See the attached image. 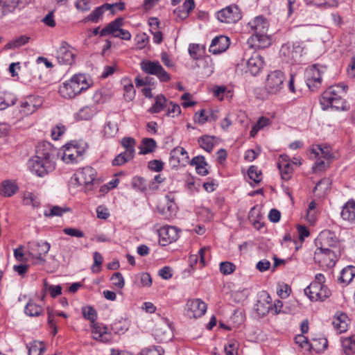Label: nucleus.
I'll use <instances>...</instances> for the list:
<instances>
[{
    "mask_svg": "<svg viewBox=\"0 0 355 355\" xmlns=\"http://www.w3.org/2000/svg\"><path fill=\"white\" fill-rule=\"evenodd\" d=\"M43 146L44 148L39 150L37 155L30 159L27 163L29 170L39 177L45 176L55 168L53 161L54 150L52 149L51 144H44Z\"/></svg>",
    "mask_w": 355,
    "mask_h": 355,
    "instance_id": "nucleus-1",
    "label": "nucleus"
},
{
    "mask_svg": "<svg viewBox=\"0 0 355 355\" xmlns=\"http://www.w3.org/2000/svg\"><path fill=\"white\" fill-rule=\"evenodd\" d=\"M347 87L343 84L333 85L325 90L320 98V103L323 110L331 107L337 111H347L349 106L341 94L346 92Z\"/></svg>",
    "mask_w": 355,
    "mask_h": 355,
    "instance_id": "nucleus-2",
    "label": "nucleus"
},
{
    "mask_svg": "<svg viewBox=\"0 0 355 355\" xmlns=\"http://www.w3.org/2000/svg\"><path fill=\"white\" fill-rule=\"evenodd\" d=\"M82 312L85 319L94 323L91 326L92 338L103 343H109L112 340V335L108 327L101 323H94L97 318L96 310L92 306H85L82 309Z\"/></svg>",
    "mask_w": 355,
    "mask_h": 355,
    "instance_id": "nucleus-3",
    "label": "nucleus"
},
{
    "mask_svg": "<svg viewBox=\"0 0 355 355\" xmlns=\"http://www.w3.org/2000/svg\"><path fill=\"white\" fill-rule=\"evenodd\" d=\"M89 85L85 74H75L60 87L59 93L64 98L70 99L87 89Z\"/></svg>",
    "mask_w": 355,
    "mask_h": 355,
    "instance_id": "nucleus-4",
    "label": "nucleus"
},
{
    "mask_svg": "<svg viewBox=\"0 0 355 355\" xmlns=\"http://www.w3.org/2000/svg\"><path fill=\"white\" fill-rule=\"evenodd\" d=\"M304 49L303 42H287L282 46L280 56L287 63H299L301 61Z\"/></svg>",
    "mask_w": 355,
    "mask_h": 355,
    "instance_id": "nucleus-5",
    "label": "nucleus"
},
{
    "mask_svg": "<svg viewBox=\"0 0 355 355\" xmlns=\"http://www.w3.org/2000/svg\"><path fill=\"white\" fill-rule=\"evenodd\" d=\"M141 69L147 74L154 75L161 82H168L171 76L158 61L143 60L140 63Z\"/></svg>",
    "mask_w": 355,
    "mask_h": 355,
    "instance_id": "nucleus-6",
    "label": "nucleus"
},
{
    "mask_svg": "<svg viewBox=\"0 0 355 355\" xmlns=\"http://www.w3.org/2000/svg\"><path fill=\"white\" fill-rule=\"evenodd\" d=\"M96 171L94 168L83 167L75 173V181L78 185H83L86 189L91 190L92 185L98 182L96 178Z\"/></svg>",
    "mask_w": 355,
    "mask_h": 355,
    "instance_id": "nucleus-7",
    "label": "nucleus"
},
{
    "mask_svg": "<svg viewBox=\"0 0 355 355\" xmlns=\"http://www.w3.org/2000/svg\"><path fill=\"white\" fill-rule=\"evenodd\" d=\"M28 254L36 259L38 263L44 264L46 262L44 256L51 248V244L43 240L33 241L28 243Z\"/></svg>",
    "mask_w": 355,
    "mask_h": 355,
    "instance_id": "nucleus-8",
    "label": "nucleus"
},
{
    "mask_svg": "<svg viewBox=\"0 0 355 355\" xmlns=\"http://www.w3.org/2000/svg\"><path fill=\"white\" fill-rule=\"evenodd\" d=\"M305 295L311 301H324L331 295V291L324 284L311 283L304 289Z\"/></svg>",
    "mask_w": 355,
    "mask_h": 355,
    "instance_id": "nucleus-9",
    "label": "nucleus"
},
{
    "mask_svg": "<svg viewBox=\"0 0 355 355\" xmlns=\"http://www.w3.org/2000/svg\"><path fill=\"white\" fill-rule=\"evenodd\" d=\"M284 80V74L279 70L270 73L266 83V88L268 92L272 94L279 92L283 89Z\"/></svg>",
    "mask_w": 355,
    "mask_h": 355,
    "instance_id": "nucleus-10",
    "label": "nucleus"
},
{
    "mask_svg": "<svg viewBox=\"0 0 355 355\" xmlns=\"http://www.w3.org/2000/svg\"><path fill=\"white\" fill-rule=\"evenodd\" d=\"M216 17L223 23L234 24L241 19V13L238 6L233 4L218 11Z\"/></svg>",
    "mask_w": 355,
    "mask_h": 355,
    "instance_id": "nucleus-11",
    "label": "nucleus"
},
{
    "mask_svg": "<svg viewBox=\"0 0 355 355\" xmlns=\"http://www.w3.org/2000/svg\"><path fill=\"white\" fill-rule=\"evenodd\" d=\"M319 67L320 65L318 64H313L308 67L305 71L306 85L312 91L318 89L321 85V73L323 71H321Z\"/></svg>",
    "mask_w": 355,
    "mask_h": 355,
    "instance_id": "nucleus-12",
    "label": "nucleus"
},
{
    "mask_svg": "<svg viewBox=\"0 0 355 355\" xmlns=\"http://www.w3.org/2000/svg\"><path fill=\"white\" fill-rule=\"evenodd\" d=\"M186 306L185 315L189 318H200L207 311V304L200 299L189 300Z\"/></svg>",
    "mask_w": 355,
    "mask_h": 355,
    "instance_id": "nucleus-13",
    "label": "nucleus"
},
{
    "mask_svg": "<svg viewBox=\"0 0 355 355\" xmlns=\"http://www.w3.org/2000/svg\"><path fill=\"white\" fill-rule=\"evenodd\" d=\"M62 155V160L67 164L78 163L82 159L84 150L72 144H67Z\"/></svg>",
    "mask_w": 355,
    "mask_h": 355,
    "instance_id": "nucleus-14",
    "label": "nucleus"
},
{
    "mask_svg": "<svg viewBox=\"0 0 355 355\" xmlns=\"http://www.w3.org/2000/svg\"><path fill=\"white\" fill-rule=\"evenodd\" d=\"M159 242L162 246H166L179 238L178 230L173 226H164L158 230Z\"/></svg>",
    "mask_w": 355,
    "mask_h": 355,
    "instance_id": "nucleus-15",
    "label": "nucleus"
},
{
    "mask_svg": "<svg viewBox=\"0 0 355 355\" xmlns=\"http://www.w3.org/2000/svg\"><path fill=\"white\" fill-rule=\"evenodd\" d=\"M295 343L299 345L302 348H304L306 350L311 351L313 350L316 352H320L325 350L327 347L328 342L326 338L320 339V341L322 343V346H318L317 342L318 340L315 338L313 339L312 343H310L308 339L302 336L298 335L295 338Z\"/></svg>",
    "mask_w": 355,
    "mask_h": 355,
    "instance_id": "nucleus-16",
    "label": "nucleus"
},
{
    "mask_svg": "<svg viewBox=\"0 0 355 355\" xmlns=\"http://www.w3.org/2000/svg\"><path fill=\"white\" fill-rule=\"evenodd\" d=\"M314 259L315 261L327 262L329 266H334L337 261V255L334 252L329 248H319L315 252Z\"/></svg>",
    "mask_w": 355,
    "mask_h": 355,
    "instance_id": "nucleus-17",
    "label": "nucleus"
},
{
    "mask_svg": "<svg viewBox=\"0 0 355 355\" xmlns=\"http://www.w3.org/2000/svg\"><path fill=\"white\" fill-rule=\"evenodd\" d=\"M230 46V39L225 35L215 37L209 46V51L217 55L225 51Z\"/></svg>",
    "mask_w": 355,
    "mask_h": 355,
    "instance_id": "nucleus-18",
    "label": "nucleus"
},
{
    "mask_svg": "<svg viewBox=\"0 0 355 355\" xmlns=\"http://www.w3.org/2000/svg\"><path fill=\"white\" fill-rule=\"evenodd\" d=\"M270 44V37L267 33L253 34L248 40V44L252 49H264L269 46Z\"/></svg>",
    "mask_w": 355,
    "mask_h": 355,
    "instance_id": "nucleus-19",
    "label": "nucleus"
},
{
    "mask_svg": "<svg viewBox=\"0 0 355 355\" xmlns=\"http://www.w3.org/2000/svg\"><path fill=\"white\" fill-rule=\"evenodd\" d=\"M263 57L257 52H254L248 60L247 68L249 72L254 76L258 75L263 67Z\"/></svg>",
    "mask_w": 355,
    "mask_h": 355,
    "instance_id": "nucleus-20",
    "label": "nucleus"
},
{
    "mask_svg": "<svg viewBox=\"0 0 355 355\" xmlns=\"http://www.w3.org/2000/svg\"><path fill=\"white\" fill-rule=\"evenodd\" d=\"M74 54L69 49L66 42H62L57 51L56 58L60 64H71L73 62Z\"/></svg>",
    "mask_w": 355,
    "mask_h": 355,
    "instance_id": "nucleus-21",
    "label": "nucleus"
},
{
    "mask_svg": "<svg viewBox=\"0 0 355 355\" xmlns=\"http://www.w3.org/2000/svg\"><path fill=\"white\" fill-rule=\"evenodd\" d=\"M340 215L343 220L355 223V200L354 199H350L344 204Z\"/></svg>",
    "mask_w": 355,
    "mask_h": 355,
    "instance_id": "nucleus-22",
    "label": "nucleus"
},
{
    "mask_svg": "<svg viewBox=\"0 0 355 355\" xmlns=\"http://www.w3.org/2000/svg\"><path fill=\"white\" fill-rule=\"evenodd\" d=\"M248 25L254 31V34L267 33L269 26L268 21L262 16L255 17Z\"/></svg>",
    "mask_w": 355,
    "mask_h": 355,
    "instance_id": "nucleus-23",
    "label": "nucleus"
},
{
    "mask_svg": "<svg viewBox=\"0 0 355 355\" xmlns=\"http://www.w3.org/2000/svg\"><path fill=\"white\" fill-rule=\"evenodd\" d=\"M112 10V6L109 3H104L101 6L96 8L87 17L84 19V21H92L97 23L102 18L105 10Z\"/></svg>",
    "mask_w": 355,
    "mask_h": 355,
    "instance_id": "nucleus-24",
    "label": "nucleus"
},
{
    "mask_svg": "<svg viewBox=\"0 0 355 355\" xmlns=\"http://www.w3.org/2000/svg\"><path fill=\"white\" fill-rule=\"evenodd\" d=\"M123 19L116 18L112 22L109 23L105 27H104L100 32V36L104 37L106 35H112L114 37L116 34L119 28H121L123 25Z\"/></svg>",
    "mask_w": 355,
    "mask_h": 355,
    "instance_id": "nucleus-25",
    "label": "nucleus"
},
{
    "mask_svg": "<svg viewBox=\"0 0 355 355\" xmlns=\"http://www.w3.org/2000/svg\"><path fill=\"white\" fill-rule=\"evenodd\" d=\"M17 190V185L9 180L3 181L0 185V194L5 197L13 196Z\"/></svg>",
    "mask_w": 355,
    "mask_h": 355,
    "instance_id": "nucleus-26",
    "label": "nucleus"
},
{
    "mask_svg": "<svg viewBox=\"0 0 355 355\" xmlns=\"http://www.w3.org/2000/svg\"><path fill=\"white\" fill-rule=\"evenodd\" d=\"M112 97V92L107 88H101L94 94L92 99L95 103L103 104L108 101Z\"/></svg>",
    "mask_w": 355,
    "mask_h": 355,
    "instance_id": "nucleus-27",
    "label": "nucleus"
},
{
    "mask_svg": "<svg viewBox=\"0 0 355 355\" xmlns=\"http://www.w3.org/2000/svg\"><path fill=\"white\" fill-rule=\"evenodd\" d=\"M35 100V98L33 96H28L27 99L23 102H21V107L22 109V112L26 114H30L33 113L37 108L40 106L42 104V101L40 99H38L37 101H39L38 105H36L34 103V101Z\"/></svg>",
    "mask_w": 355,
    "mask_h": 355,
    "instance_id": "nucleus-28",
    "label": "nucleus"
},
{
    "mask_svg": "<svg viewBox=\"0 0 355 355\" xmlns=\"http://www.w3.org/2000/svg\"><path fill=\"white\" fill-rule=\"evenodd\" d=\"M157 144L155 139L152 138H144L143 139L141 144L139 146V154L146 155L153 153L155 150Z\"/></svg>",
    "mask_w": 355,
    "mask_h": 355,
    "instance_id": "nucleus-29",
    "label": "nucleus"
},
{
    "mask_svg": "<svg viewBox=\"0 0 355 355\" xmlns=\"http://www.w3.org/2000/svg\"><path fill=\"white\" fill-rule=\"evenodd\" d=\"M278 168L279 169L282 178L284 180H288L293 172L292 165L284 158L277 164Z\"/></svg>",
    "mask_w": 355,
    "mask_h": 355,
    "instance_id": "nucleus-30",
    "label": "nucleus"
},
{
    "mask_svg": "<svg viewBox=\"0 0 355 355\" xmlns=\"http://www.w3.org/2000/svg\"><path fill=\"white\" fill-rule=\"evenodd\" d=\"M180 156L184 157L186 160L189 159L188 153L187 150L180 146L174 148L170 153V162H174V166L180 163Z\"/></svg>",
    "mask_w": 355,
    "mask_h": 355,
    "instance_id": "nucleus-31",
    "label": "nucleus"
},
{
    "mask_svg": "<svg viewBox=\"0 0 355 355\" xmlns=\"http://www.w3.org/2000/svg\"><path fill=\"white\" fill-rule=\"evenodd\" d=\"M354 276L355 266H348L341 270L340 276L338 280L340 281V282L347 284L352 281Z\"/></svg>",
    "mask_w": 355,
    "mask_h": 355,
    "instance_id": "nucleus-32",
    "label": "nucleus"
},
{
    "mask_svg": "<svg viewBox=\"0 0 355 355\" xmlns=\"http://www.w3.org/2000/svg\"><path fill=\"white\" fill-rule=\"evenodd\" d=\"M122 146L125 149V152L129 155V158H133L135 152L136 141L130 137H123L121 141Z\"/></svg>",
    "mask_w": 355,
    "mask_h": 355,
    "instance_id": "nucleus-33",
    "label": "nucleus"
},
{
    "mask_svg": "<svg viewBox=\"0 0 355 355\" xmlns=\"http://www.w3.org/2000/svg\"><path fill=\"white\" fill-rule=\"evenodd\" d=\"M341 343L346 355H352L355 353V335L347 338H341Z\"/></svg>",
    "mask_w": 355,
    "mask_h": 355,
    "instance_id": "nucleus-34",
    "label": "nucleus"
},
{
    "mask_svg": "<svg viewBox=\"0 0 355 355\" xmlns=\"http://www.w3.org/2000/svg\"><path fill=\"white\" fill-rule=\"evenodd\" d=\"M167 105V100L164 95H157L152 107L149 109L150 113H159Z\"/></svg>",
    "mask_w": 355,
    "mask_h": 355,
    "instance_id": "nucleus-35",
    "label": "nucleus"
},
{
    "mask_svg": "<svg viewBox=\"0 0 355 355\" xmlns=\"http://www.w3.org/2000/svg\"><path fill=\"white\" fill-rule=\"evenodd\" d=\"M97 113L94 106H85L77 113V118L80 120H89Z\"/></svg>",
    "mask_w": 355,
    "mask_h": 355,
    "instance_id": "nucleus-36",
    "label": "nucleus"
},
{
    "mask_svg": "<svg viewBox=\"0 0 355 355\" xmlns=\"http://www.w3.org/2000/svg\"><path fill=\"white\" fill-rule=\"evenodd\" d=\"M154 182L148 184L150 189H154ZM132 187L140 191H145L147 189L148 182L147 180L142 177H135L132 182Z\"/></svg>",
    "mask_w": 355,
    "mask_h": 355,
    "instance_id": "nucleus-37",
    "label": "nucleus"
},
{
    "mask_svg": "<svg viewBox=\"0 0 355 355\" xmlns=\"http://www.w3.org/2000/svg\"><path fill=\"white\" fill-rule=\"evenodd\" d=\"M42 307L30 300L26 305L24 312L27 315L35 317L40 315L42 312Z\"/></svg>",
    "mask_w": 355,
    "mask_h": 355,
    "instance_id": "nucleus-38",
    "label": "nucleus"
},
{
    "mask_svg": "<svg viewBox=\"0 0 355 355\" xmlns=\"http://www.w3.org/2000/svg\"><path fill=\"white\" fill-rule=\"evenodd\" d=\"M30 37L26 35H21L17 38H15L8 43H7L4 47L5 49H13L19 48L29 42Z\"/></svg>",
    "mask_w": 355,
    "mask_h": 355,
    "instance_id": "nucleus-39",
    "label": "nucleus"
},
{
    "mask_svg": "<svg viewBox=\"0 0 355 355\" xmlns=\"http://www.w3.org/2000/svg\"><path fill=\"white\" fill-rule=\"evenodd\" d=\"M214 137L209 135H203L198 139V143L201 148L208 153H211L214 148L213 139Z\"/></svg>",
    "mask_w": 355,
    "mask_h": 355,
    "instance_id": "nucleus-40",
    "label": "nucleus"
},
{
    "mask_svg": "<svg viewBox=\"0 0 355 355\" xmlns=\"http://www.w3.org/2000/svg\"><path fill=\"white\" fill-rule=\"evenodd\" d=\"M248 218L256 228L260 229L262 227L261 223L259 222V219L261 218V215L257 207L254 206L251 208L248 214Z\"/></svg>",
    "mask_w": 355,
    "mask_h": 355,
    "instance_id": "nucleus-41",
    "label": "nucleus"
},
{
    "mask_svg": "<svg viewBox=\"0 0 355 355\" xmlns=\"http://www.w3.org/2000/svg\"><path fill=\"white\" fill-rule=\"evenodd\" d=\"M270 300L271 298L269 295L267 296L266 304L259 301L257 304L256 310L259 315H266L270 310L273 311L272 305L270 304Z\"/></svg>",
    "mask_w": 355,
    "mask_h": 355,
    "instance_id": "nucleus-42",
    "label": "nucleus"
},
{
    "mask_svg": "<svg viewBox=\"0 0 355 355\" xmlns=\"http://www.w3.org/2000/svg\"><path fill=\"white\" fill-rule=\"evenodd\" d=\"M118 130H119L118 125L116 122L108 121L106 122V123L104 126V129H103L104 135L106 137H109V138L113 137L117 133Z\"/></svg>",
    "mask_w": 355,
    "mask_h": 355,
    "instance_id": "nucleus-43",
    "label": "nucleus"
},
{
    "mask_svg": "<svg viewBox=\"0 0 355 355\" xmlns=\"http://www.w3.org/2000/svg\"><path fill=\"white\" fill-rule=\"evenodd\" d=\"M164 350L160 346L152 345L143 348L139 352V355H162Z\"/></svg>",
    "mask_w": 355,
    "mask_h": 355,
    "instance_id": "nucleus-44",
    "label": "nucleus"
},
{
    "mask_svg": "<svg viewBox=\"0 0 355 355\" xmlns=\"http://www.w3.org/2000/svg\"><path fill=\"white\" fill-rule=\"evenodd\" d=\"M44 290L48 291L52 297H56L62 293L61 286L49 285L46 279L44 280Z\"/></svg>",
    "mask_w": 355,
    "mask_h": 355,
    "instance_id": "nucleus-45",
    "label": "nucleus"
},
{
    "mask_svg": "<svg viewBox=\"0 0 355 355\" xmlns=\"http://www.w3.org/2000/svg\"><path fill=\"white\" fill-rule=\"evenodd\" d=\"M248 174L250 179L252 180L256 184L261 182L260 176L261 175V171L255 166H251L248 170Z\"/></svg>",
    "mask_w": 355,
    "mask_h": 355,
    "instance_id": "nucleus-46",
    "label": "nucleus"
},
{
    "mask_svg": "<svg viewBox=\"0 0 355 355\" xmlns=\"http://www.w3.org/2000/svg\"><path fill=\"white\" fill-rule=\"evenodd\" d=\"M236 266L229 261L221 262L220 263V272L225 275H230L234 272Z\"/></svg>",
    "mask_w": 355,
    "mask_h": 355,
    "instance_id": "nucleus-47",
    "label": "nucleus"
},
{
    "mask_svg": "<svg viewBox=\"0 0 355 355\" xmlns=\"http://www.w3.org/2000/svg\"><path fill=\"white\" fill-rule=\"evenodd\" d=\"M342 318H345V315H341L340 317L334 320L332 324L335 329L339 331L340 333L344 332L347 330V324L342 320Z\"/></svg>",
    "mask_w": 355,
    "mask_h": 355,
    "instance_id": "nucleus-48",
    "label": "nucleus"
},
{
    "mask_svg": "<svg viewBox=\"0 0 355 355\" xmlns=\"http://www.w3.org/2000/svg\"><path fill=\"white\" fill-rule=\"evenodd\" d=\"M69 208L63 209L58 206H53L50 209L49 212L44 211L45 216H61L63 213L69 211Z\"/></svg>",
    "mask_w": 355,
    "mask_h": 355,
    "instance_id": "nucleus-49",
    "label": "nucleus"
},
{
    "mask_svg": "<svg viewBox=\"0 0 355 355\" xmlns=\"http://www.w3.org/2000/svg\"><path fill=\"white\" fill-rule=\"evenodd\" d=\"M103 258L102 255L99 252H95L94 253V264L92 268L94 272L98 273L101 271L100 267L103 263Z\"/></svg>",
    "mask_w": 355,
    "mask_h": 355,
    "instance_id": "nucleus-50",
    "label": "nucleus"
},
{
    "mask_svg": "<svg viewBox=\"0 0 355 355\" xmlns=\"http://www.w3.org/2000/svg\"><path fill=\"white\" fill-rule=\"evenodd\" d=\"M133 158H129V155L123 152L119 154L112 161L113 166H121L127 162L132 159Z\"/></svg>",
    "mask_w": 355,
    "mask_h": 355,
    "instance_id": "nucleus-51",
    "label": "nucleus"
},
{
    "mask_svg": "<svg viewBox=\"0 0 355 355\" xmlns=\"http://www.w3.org/2000/svg\"><path fill=\"white\" fill-rule=\"evenodd\" d=\"M238 344L235 340H231L228 345L225 346V355H237Z\"/></svg>",
    "mask_w": 355,
    "mask_h": 355,
    "instance_id": "nucleus-52",
    "label": "nucleus"
},
{
    "mask_svg": "<svg viewBox=\"0 0 355 355\" xmlns=\"http://www.w3.org/2000/svg\"><path fill=\"white\" fill-rule=\"evenodd\" d=\"M169 104L171 107H168L166 115L172 117L175 116H178L181 113V109L178 104L174 103L172 101L169 102Z\"/></svg>",
    "mask_w": 355,
    "mask_h": 355,
    "instance_id": "nucleus-53",
    "label": "nucleus"
},
{
    "mask_svg": "<svg viewBox=\"0 0 355 355\" xmlns=\"http://www.w3.org/2000/svg\"><path fill=\"white\" fill-rule=\"evenodd\" d=\"M63 232L69 236H74L77 238H82L84 236V233L77 228L65 227L63 229Z\"/></svg>",
    "mask_w": 355,
    "mask_h": 355,
    "instance_id": "nucleus-54",
    "label": "nucleus"
},
{
    "mask_svg": "<svg viewBox=\"0 0 355 355\" xmlns=\"http://www.w3.org/2000/svg\"><path fill=\"white\" fill-rule=\"evenodd\" d=\"M47 313H48V324H49L50 328L52 329L53 334L55 336L58 332V328H57L55 321H54L53 311L52 309H51L50 308H48Z\"/></svg>",
    "mask_w": 355,
    "mask_h": 355,
    "instance_id": "nucleus-55",
    "label": "nucleus"
},
{
    "mask_svg": "<svg viewBox=\"0 0 355 355\" xmlns=\"http://www.w3.org/2000/svg\"><path fill=\"white\" fill-rule=\"evenodd\" d=\"M148 166L151 171L159 172L163 169L164 164L160 160L154 159L148 162Z\"/></svg>",
    "mask_w": 355,
    "mask_h": 355,
    "instance_id": "nucleus-56",
    "label": "nucleus"
},
{
    "mask_svg": "<svg viewBox=\"0 0 355 355\" xmlns=\"http://www.w3.org/2000/svg\"><path fill=\"white\" fill-rule=\"evenodd\" d=\"M111 279L114 281V284L118 288H122L124 286V279L121 272L114 273Z\"/></svg>",
    "mask_w": 355,
    "mask_h": 355,
    "instance_id": "nucleus-57",
    "label": "nucleus"
},
{
    "mask_svg": "<svg viewBox=\"0 0 355 355\" xmlns=\"http://www.w3.org/2000/svg\"><path fill=\"white\" fill-rule=\"evenodd\" d=\"M24 200L26 204H31L33 207H37L40 204L37 200V198L32 193L25 194Z\"/></svg>",
    "mask_w": 355,
    "mask_h": 355,
    "instance_id": "nucleus-58",
    "label": "nucleus"
},
{
    "mask_svg": "<svg viewBox=\"0 0 355 355\" xmlns=\"http://www.w3.org/2000/svg\"><path fill=\"white\" fill-rule=\"evenodd\" d=\"M291 292V288L288 284H283L280 286V288L277 291V294L282 298H286L289 296Z\"/></svg>",
    "mask_w": 355,
    "mask_h": 355,
    "instance_id": "nucleus-59",
    "label": "nucleus"
},
{
    "mask_svg": "<svg viewBox=\"0 0 355 355\" xmlns=\"http://www.w3.org/2000/svg\"><path fill=\"white\" fill-rule=\"evenodd\" d=\"M77 9L82 11H86L90 9V1L89 0H78L76 3Z\"/></svg>",
    "mask_w": 355,
    "mask_h": 355,
    "instance_id": "nucleus-60",
    "label": "nucleus"
},
{
    "mask_svg": "<svg viewBox=\"0 0 355 355\" xmlns=\"http://www.w3.org/2000/svg\"><path fill=\"white\" fill-rule=\"evenodd\" d=\"M190 165L193 166H198L201 165H207L205 159L202 155H198L194 157L190 162Z\"/></svg>",
    "mask_w": 355,
    "mask_h": 355,
    "instance_id": "nucleus-61",
    "label": "nucleus"
},
{
    "mask_svg": "<svg viewBox=\"0 0 355 355\" xmlns=\"http://www.w3.org/2000/svg\"><path fill=\"white\" fill-rule=\"evenodd\" d=\"M172 269L169 266H164L159 270V275L164 279H168L172 277Z\"/></svg>",
    "mask_w": 355,
    "mask_h": 355,
    "instance_id": "nucleus-62",
    "label": "nucleus"
},
{
    "mask_svg": "<svg viewBox=\"0 0 355 355\" xmlns=\"http://www.w3.org/2000/svg\"><path fill=\"white\" fill-rule=\"evenodd\" d=\"M270 267V262L267 259H263L259 261L257 265V269L260 272H264L268 270Z\"/></svg>",
    "mask_w": 355,
    "mask_h": 355,
    "instance_id": "nucleus-63",
    "label": "nucleus"
},
{
    "mask_svg": "<svg viewBox=\"0 0 355 355\" xmlns=\"http://www.w3.org/2000/svg\"><path fill=\"white\" fill-rule=\"evenodd\" d=\"M281 218L280 211L276 209H272L268 214V218L271 222L277 223Z\"/></svg>",
    "mask_w": 355,
    "mask_h": 355,
    "instance_id": "nucleus-64",
    "label": "nucleus"
}]
</instances>
